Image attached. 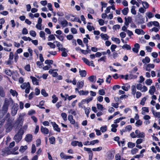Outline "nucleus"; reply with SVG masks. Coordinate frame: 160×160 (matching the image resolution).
Wrapping results in <instances>:
<instances>
[{"mask_svg":"<svg viewBox=\"0 0 160 160\" xmlns=\"http://www.w3.org/2000/svg\"><path fill=\"white\" fill-rule=\"evenodd\" d=\"M29 34L30 35L33 37H35L36 35V32L33 30L30 31L29 32Z\"/></svg>","mask_w":160,"mask_h":160,"instance_id":"nucleus-46","label":"nucleus"},{"mask_svg":"<svg viewBox=\"0 0 160 160\" xmlns=\"http://www.w3.org/2000/svg\"><path fill=\"white\" fill-rule=\"evenodd\" d=\"M28 128V125H24L22 128H21L19 130H21L23 132V134L25 131L27 130Z\"/></svg>","mask_w":160,"mask_h":160,"instance_id":"nucleus-51","label":"nucleus"},{"mask_svg":"<svg viewBox=\"0 0 160 160\" xmlns=\"http://www.w3.org/2000/svg\"><path fill=\"white\" fill-rule=\"evenodd\" d=\"M13 127L12 123L8 121L5 125V128L6 129V132H10L12 130Z\"/></svg>","mask_w":160,"mask_h":160,"instance_id":"nucleus-4","label":"nucleus"},{"mask_svg":"<svg viewBox=\"0 0 160 160\" xmlns=\"http://www.w3.org/2000/svg\"><path fill=\"white\" fill-rule=\"evenodd\" d=\"M53 63V61L52 60H45V63L48 64H52Z\"/></svg>","mask_w":160,"mask_h":160,"instance_id":"nucleus-47","label":"nucleus"},{"mask_svg":"<svg viewBox=\"0 0 160 160\" xmlns=\"http://www.w3.org/2000/svg\"><path fill=\"white\" fill-rule=\"evenodd\" d=\"M23 132L21 130H19L13 137V139L17 143L19 142L22 138Z\"/></svg>","mask_w":160,"mask_h":160,"instance_id":"nucleus-1","label":"nucleus"},{"mask_svg":"<svg viewBox=\"0 0 160 160\" xmlns=\"http://www.w3.org/2000/svg\"><path fill=\"white\" fill-rule=\"evenodd\" d=\"M97 107L98 109L100 110L101 111H102L103 109V105L99 103L97 104Z\"/></svg>","mask_w":160,"mask_h":160,"instance_id":"nucleus-40","label":"nucleus"},{"mask_svg":"<svg viewBox=\"0 0 160 160\" xmlns=\"http://www.w3.org/2000/svg\"><path fill=\"white\" fill-rule=\"evenodd\" d=\"M30 78L31 79L33 84H35L36 85H38V80L35 77L31 76H30Z\"/></svg>","mask_w":160,"mask_h":160,"instance_id":"nucleus-14","label":"nucleus"},{"mask_svg":"<svg viewBox=\"0 0 160 160\" xmlns=\"http://www.w3.org/2000/svg\"><path fill=\"white\" fill-rule=\"evenodd\" d=\"M102 148L101 147H99L97 148H94L92 149L93 151H99L102 150Z\"/></svg>","mask_w":160,"mask_h":160,"instance_id":"nucleus-55","label":"nucleus"},{"mask_svg":"<svg viewBox=\"0 0 160 160\" xmlns=\"http://www.w3.org/2000/svg\"><path fill=\"white\" fill-rule=\"evenodd\" d=\"M28 85H30V83L29 82L27 83H23L21 85V87L22 89H25L27 88Z\"/></svg>","mask_w":160,"mask_h":160,"instance_id":"nucleus-22","label":"nucleus"},{"mask_svg":"<svg viewBox=\"0 0 160 160\" xmlns=\"http://www.w3.org/2000/svg\"><path fill=\"white\" fill-rule=\"evenodd\" d=\"M88 79L91 82H95L96 80V77L95 76L92 75L88 78Z\"/></svg>","mask_w":160,"mask_h":160,"instance_id":"nucleus-16","label":"nucleus"},{"mask_svg":"<svg viewBox=\"0 0 160 160\" xmlns=\"http://www.w3.org/2000/svg\"><path fill=\"white\" fill-rule=\"evenodd\" d=\"M156 89L155 87L153 86H151L150 87V89L149 91V93L151 95H153Z\"/></svg>","mask_w":160,"mask_h":160,"instance_id":"nucleus-19","label":"nucleus"},{"mask_svg":"<svg viewBox=\"0 0 160 160\" xmlns=\"http://www.w3.org/2000/svg\"><path fill=\"white\" fill-rule=\"evenodd\" d=\"M114 157V155L112 152H109L108 153V156L106 158L107 160H111Z\"/></svg>","mask_w":160,"mask_h":160,"instance_id":"nucleus-18","label":"nucleus"},{"mask_svg":"<svg viewBox=\"0 0 160 160\" xmlns=\"http://www.w3.org/2000/svg\"><path fill=\"white\" fill-rule=\"evenodd\" d=\"M40 131L44 135L48 134L49 132V130L48 128L42 126H41L40 127Z\"/></svg>","mask_w":160,"mask_h":160,"instance_id":"nucleus-10","label":"nucleus"},{"mask_svg":"<svg viewBox=\"0 0 160 160\" xmlns=\"http://www.w3.org/2000/svg\"><path fill=\"white\" fill-rule=\"evenodd\" d=\"M68 119L70 121L71 124L74 125L75 123V121L73 118V117L71 115H69L68 116Z\"/></svg>","mask_w":160,"mask_h":160,"instance_id":"nucleus-12","label":"nucleus"},{"mask_svg":"<svg viewBox=\"0 0 160 160\" xmlns=\"http://www.w3.org/2000/svg\"><path fill=\"white\" fill-rule=\"evenodd\" d=\"M40 36L42 38H43L44 39H45V33L43 31H41L39 32Z\"/></svg>","mask_w":160,"mask_h":160,"instance_id":"nucleus-50","label":"nucleus"},{"mask_svg":"<svg viewBox=\"0 0 160 160\" xmlns=\"http://www.w3.org/2000/svg\"><path fill=\"white\" fill-rule=\"evenodd\" d=\"M5 92L2 86H0V96L2 97L5 96Z\"/></svg>","mask_w":160,"mask_h":160,"instance_id":"nucleus-28","label":"nucleus"},{"mask_svg":"<svg viewBox=\"0 0 160 160\" xmlns=\"http://www.w3.org/2000/svg\"><path fill=\"white\" fill-rule=\"evenodd\" d=\"M61 116L63 120L66 121L67 120V114L65 112H62L61 114Z\"/></svg>","mask_w":160,"mask_h":160,"instance_id":"nucleus-35","label":"nucleus"},{"mask_svg":"<svg viewBox=\"0 0 160 160\" xmlns=\"http://www.w3.org/2000/svg\"><path fill=\"white\" fill-rule=\"evenodd\" d=\"M62 98L65 101H66L67 99V98L68 97V95L67 94H65V95H64L62 93L60 94Z\"/></svg>","mask_w":160,"mask_h":160,"instance_id":"nucleus-61","label":"nucleus"},{"mask_svg":"<svg viewBox=\"0 0 160 160\" xmlns=\"http://www.w3.org/2000/svg\"><path fill=\"white\" fill-rule=\"evenodd\" d=\"M27 148V146L26 145L24 146H21L20 147L19 151L22 152H24Z\"/></svg>","mask_w":160,"mask_h":160,"instance_id":"nucleus-29","label":"nucleus"},{"mask_svg":"<svg viewBox=\"0 0 160 160\" xmlns=\"http://www.w3.org/2000/svg\"><path fill=\"white\" fill-rule=\"evenodd\" d=\"M60 156L61 159H66V157H67V155H65V154L63 152H62L60 154Z\"/></svg>","mask_w":160,"mask_h":160,"instance_id":"nucleus-54","label":"nucleus"},{"mask_svg":"<svg viewBox=\"0 0 160 160\" xmlns=\"http://www.w3.org/2000/svg\"><path fill=\"white\" fill-rule=\"evenodd\" d=\"M123 49H126L127 50H130L131 49V47L128 44H125L122 47Z\"/></svg>","mask_w":160,"mask_h":160,"instance_id":"nucleus-44","label":"nucleus"},{"mask_svg":"<svg viewBox=\"0 0 160 160\" xmlns=\"http://www.w3.org/2000/svg\"><path fill=\"white\" fill-rule=\"evenodd\" d=\"M128 10L129 9L128 8H124L122 10V14L124 15H126L128 14Z\"/></svg>","mask_w":160,"mask_h":160,"instance_id":"nucleus-34","label":"nucleus"},{"mask_svg":"<svg viewBox=\"0 0 160 160\" xmlns=\"http://www.w3.org/2000/svg\"><path fill=\"white\" fill-rule=\"evenodd\" d=\"M131 12L133 15L136 14V11L135 10V6H133L132 7Z\"/></svg>","mask_w":160,"mask_h":160,"instance_id":"nucleus-43","label":"nucleus"},{"mask_svg":"<svg viewBox=\"0 0 160 160\" xmlns=\"http://www.w3.org/2000/svg\"><path fill=\"white\" fill-rule=\"evenodd\" d=\"M111 127H112L111 129V131L114 132H116L117 130L116 128L118 127V125L112 124V125Z\"/></svg>","mask_w":160,"mask_h":160,"instance_id":"nucleus-25","label":"nucleus"},{"mask_svg":"<svg viewBox=\"0 0 160 160\" xmlns=\"http://www.w3.org/2000/svg\"><path fill=\"white\" fill-rule=\"evenodd\" d=\"M41 93L42 95L45 97H46L48 95V94L46 92L44 89H42L41 90Z\"/></svg>","mask_w":160,"mask_h":160,"instance_id":"nucleus-53","label":"nucleus"},{"mask_svg":"<svg viewBox=\"0 0 160 160\" xmlns=\"http://www.w3.org/2000/svg\"><path fill=\"white\" fill-rule=\"evenodd\" d=\"M51 123L53 127L54 130L58 132H60L61 131L60 128H59V126L55 122H51Z\"/></svg>","mask_w":160,"mask_h":160,"instance_id":"nucleus-8","label":"nucleus"},{"mask_svg":"<svg viewBox=\"0 0 160 160\" xmlns=\"http://www.w3.org/2000/svg\"><path fill=\"white\" fill-rule=\"evenodd\" d=\"M112 79L111 76L110 75H108V77L107 78L106 81L107 82L110 83L111 82V80Z\"/></svg>","mask_w":160,"mask_h":160,"instance_id":"nucleus-52","label":"nucleus"},{"mask_svg":"<svg viewBox=\"0 0 160 160\" xmlns=\"http://www.w3.org/2000/svg\"><path fill=\"white\" fill-rule=\"evenodd\" d=\"M146 100V98L145 97L143 98L141 100L140 104L142 105L143 106L145 104V102Z\"/></svg>","mask_w":160,"mask_h":160,"instance_id":"nucleus-59","label":"nucleus"},{"mask_svg":"<svg viewBox=\"0 0 160 160\" xmlns=\"http://www.w3.org/2000/svg\"><path fill=\"white\" fill-rule=\"evenodd\" d=\"M68 22L66 20H64L61 21L60 24L62 25V26L63 27H65L68 25Z\"/></svg>","mask_w":160,"mask_h":160,"instance_id":"nucleus-27","label":"nucleus"},{"mask_svg":"<svg viewBox=\"0 0 160 160\" xmlns=\"http://www.w3.org/2000/svg\"><path fill=\"white\" fill-rule=\"evenodd\" d=\"M152 112L153 115L155 117H157L158 118H160V112H155L154 110L152 108Z\"/></svg>","mask_w":160,"mask_h":160,"instance_id":"nucleus-21","label":"nucleus"},{"mask_svg":"<svg viewBox=\"0 0 160 160\" xmlns=\"http://www.w3.org/2000/svg\"><path fill=\"white\" fill-rule=\"evenodd\" d=\"M89 93L88 91L80 90L78 92L79 94L80 95H87Z\"/></svg>","mask_w":160,"mask_h":160,"instance_id":"nucleus-20","label":"nucleus"},{"mask_svg":"<svg viewBox=\"0 0 160 160\" xmlns=\"http://www.w3.org/2000/svg\"><path fill=\"white\" fill-rule=\"evenodd\" d=\"M111 39L112 41L115 42L118 44H119L121 42L119 38H115L113 37Z\"/></svg>","mask_w":160,"mask_h":160,"instance_id":"nucleus-26","label":"nucleus"},{"mask_svg":"<svg viewBox=\"0 0 160 160\" xmlns=\"http://www.w3.org/2000/svg\"><path fill=\"white\" fill-rule=\"evenodd\" d=\"M137 138H143L145 137V134L143 132H141L138 130H136L135 131Z\"/></svg>","mask_w":160,"mask_h":160,"instance_id":"nucleus-9","label":"nucleus"},{"mask_svg":"<svg viewBox=\"0 0 160 160\" xmlns=\"http://www.w3.org/2000/svg\"><path fill=\"white\" fill-rule=\"evenodd\" d=\"M23 118L21 115H20L16 121L15 124L17 125L18 126H22L23 124Z\"/></svg>","mask_w":160,"mask_h":160,"instance_id":"nucleus-3","label":"nucleus"},{"mask_svg":"<svg viewBox=\"0 0 160 160\" xmlns=\"http://www.w3.org/2000/svg\"><path fill=\"white\" fill-rule=\"evenodd\" d=\"M100 130L102 132H105L107 130V128L106 126H102L101 127Z\"/></svg>","mask_w":160,"mask_h":160,"instance_id":"nucleus-60","label":"nucleus"},{"mask_svg":"<svg viewBox=\"0 0 160 160\" xmlns=\"http://www.w3.org/2000/svg\"><path fill=\"white\" fill-rule=\"evenodd\" d=\"M49 142L51 144H54L55 143V138L52 136L49 138Z\"/></svg>","mask_w":160,"mask_h":160,"instance_id":"nucleus-30","label":"nucleus"},{"mask_svg":"<svg viewBox=\"0 0 160 160\" xmlns=\"http://www.w3.org/2000/svg\"><path fill=\"white\" fill-rule=\"evenodd\" d=\"M18 106L17 104H14L12 108L11 114L12 116H14L17 113L18 109Z\"/></svg>","mask_w":160,"mask_h":160,"instance_id":"nucleus-5","label":"nucleus"},{"mask_svg":"<svg viewBox=\"0 0 160 160\" xmlns=\"http://www.w3.org/2000/svg\"><path fill=\"white\" fill-rule=\"evenodd\" d=\"M138 15H139V18H140L139 20V22L141 23L144 22V18H142V16L141 14H138Z\"/></svg>","mask_w":160,"mask_h":160,"instance_id":"nucleus-58","label":"nucleus"},{"mask_svg":"<svg viewBox=\"0 0 160 160\" xmlns=\"http://www.w3.org/2000/svg\"><path fill=\"white\" fill-rule=\"evenodd\" d=\"M142 124V121L140 120H138L136 122L135 125L137 127H138L141 125Z\"/></svg>","mask_w":160,"mask_h":160,"instance_id":"nucleus-49","label":"nucleus"},{"mask_svg":"<svg viewBox=\"0 0 160 160\" xmlns=\"http://www.w3.org/2000/svg\"><path fill=\"white\" fill-rule=\"evenodd\" d=\"M152 80L151 79H148L145 81L146 84L147 85H151V84L152 83Z\"/></svg>","mask_w":160,"mask_h":160,"instance_id":"nucleus-45","label":"nucleus"},{"mask_svg":"<svg viewBox=\"0 0 160 160\" xmlns=\"http://www.w3.org/2000/svg\"><path fill=\"white\" fill-rule=\"evenodd\" d=\"M8 107L7 105H5L4 104H3L2 108V114L1 115H0V118L3 117L4 114L7 112L8 109Z\"/></svg>","mask_w":160,"mask_h":160,"instance_id":"nucleus-7","label":"nucleus"},{"mask_svg":"<svg viewBox=\"0 0 160 160\" xmlns=\"http://www.w3.org/2000/svg\"><path fill=\"white\" fill-rule=\"evenodd\" d=\"M101 38L103 39L104 40H108L109 38V37L107 34L101 33L100 35Z\"/></svg>","mask_w":160,"mask_h":160,"instance_id":"nucleus-31","label":"nucleus"},{"mask_svg":"<svg viewBox=\"0 0 160 160\" xmlns=\"http://www.w3.org/2000/svg\"><path fill=\"white\" fill-rule=\"evenodd\" d=\"M135 32L138 35H144L145 34L144 32L141 29H136L135 30Z\"/></svg>","mask_w":160,"mask_h":160,"instance_id":"nucleus-17","label":"nucleus"},{"mask_svg":"<svg viewBox=\"0 0 160 160\" xmlns=\"http://www.w3.org/2000/svg\"><path fill=\"white\" fill-rule=\"evenodd\" d=\"M142 2V5L144 8H148L149 5L147 2Z\"/></svg>","mask_w":160,"mask_h":160,"instance_id":"nucleus-37","label":"nucleus"},{"mask_svg":"<svg viewBox=\"0 0 160 160\" xmlns=\"http://www.w3.org/2000/svg\"><path fill=\"white\" fill-rule=\"evenodd\" d=\"M132 94L135 95L136 92V87L135 85H132L131 87Z\"/></svg>","mask_w":160,"mask_h":160,"instance_id":"nucleus-33","label":"nucleus"},{"mask_svg":"<svg viewBox=\"0 0 160 160\" xmlns=\"http://www.w3.org/2000/svg\"><path fill=\"white\" fill-rule=\"evenodd\" d=\"M146 15L149 18H150L154 17V14L151 12H147L146 13Z\"/></svg>","mask_w":160,"mask_h":160,"instance_id":"nucleus-36","label":"nucleus"},{"mask_svg":"<svg viewBox=\"0 0 160 160\" xmlns=\"http://www.w3.org/2000/svg\"><path fill=\"white\" fill-rule=\"evenodd\" d=\"M10 93L13 97H17L18 95V92L15 90L11 89L10 90Z\"/></svg>","mask_w":160,"mask_h":160,"instance_id":"nucleus-24","label":"nucleus"},{"mask_svg":"<svg viewBox=\"0 0 160 160\" xmlns=\"http://www.w3.org/2000/svg\"><path fill=\"white\" fill-rule=\"evenodd\" d=\"M47 44L50 47L52 48H54L56 47L55 45L51 42H48Z\"/></svg>","mask_w":160,"mask_h":160,"instance_id":"nucleus-56","label":"nucleus"},{"mask_svg":"<svg viewBox=\"0 0 160 160\" xmlns=\"http://www.w3.org/2000/svg\"><path fill=\"white\" fill-rule=\"evenodd\" d=\"M32 139V135L30 134L27 135L25 138V140L27 142L31 141Z\"/></svg>","mask_w":160,"mask_h":160,"instance_id":"nucleus-13","label":"nucleus"},{"mask_svg":"<svg viewBox=\"0 0 160 160\" xmlns=\"http://www.w3.org/2000/svg\"><path fill=\"white\" fill-rule=\"evenodd\" d=\"M84 81H82L78 82L77 84V87L79 89H80L82 88L84 85Z\"/></svg>","mask_w":160,"mask_h":160,"instance_id":"nucleus-15","label":"nucleus"},{"mask_svg":"<svg viewBox=\"0 0 160 160\" xmlns=\"http://www.w3.org/2000/svg\"><path fill=\"white\" fill-rule=\"evenodd\" d=\"M150 61V58L148 57H146L144 59H143L142 60V61L143 63H146L149 62Z\"/></svg>","mask_w":160,"mask_h":160,"instance_id":"nucleus-32","label":"nucleus"},{"mask_svg":"<svg viewBox=\"0 0 160 160\" xmlns=\"http://www.w3.org/2000/svg\"><path fill=\"white\" fill-rule=\"evenodd\" d=\"M25 69L28 72L30 71V66L29 64L26 65L24 67Z\"/></svg>","mask_w":160,"mask_h":160,"instance_id":"nucleus-57","label":"nucleus"},{"mask_svg":"<svg viewBox=\"0 0 160 160\" xmlns=\"http://www.w3.org/2000/svg\"><path fill=\"white\" fill-rule=\"evenodd\" d=\"M99 142V141L98 140H95L91 141L90 143L88 144V145H94L96 143H98Z\"/></svg>","mask_w":160,"mask_h":160,"instance_id":"nucleus-41","label":"nucleus"},{"mask_svg":"<svg viewBox=\"0 0 160 160\" xmlns=\"http://www.w3.org/2000/svg\"><path fill=\"white\" fill-rule=\"evenodd\" d=\"M10 154V151L8 148H6L2 150H0V158Z\"/></svg>","mask_w":160,"mask_h":160,"instance_id":"nucleus-2","label":"nucleus"},{"mask_svg":"<svg viewBox=\"0 0 160 160\" xmlns=\"http://www.w3.org/2000/svg\"><path fill=\"white\" fill-rule=\"evenodd\" d=\"M128 148H132L135 146V144L131 142H129L128 143Z\"/></svg>","mask_w":160,"mask_h":160,"instance_id":"nucleus-42","label":"nucleus"},{"mask_svg":"<svg viewBox=\"0 0 160 160\" xmlns=\"http://www.w3.org/2000/svg\"><path fill=\"white\" fill-rule=\"evenodd\" d=\"M120 35L122 38H123L126 37V34L125 32H122L120 33Z\"/></svg>","mask_w":160,"mask_h":160,"instance_id":"nucleus-64","label":"nucleus"},{"mask_svg":"<svg viewBox=\"0 0 160 160\" xmlns=\"http://www.w3.org/2000/svg\"><path fill=\"white\" fill-rule=\"evenodd\" d=\"M84 151H87L88 153L89 154L91 153H92V151L91 150L90 148H87L86 147H84Z\"/></svg>","mask_w":160,"mask_h":160,"instance_id":"nucleus-48","label":"nucleus"},{"mask_svg":"<svg viewBox=\"0 0 160 160\" xmlns=\"http://www.w3.org/2000/svg\"><path fill=\"white\" fill-rule=\"evenodd\" d=\"M79 72L80 76L82 77H85L86 75L87 72L85 70H80L79 71Z\"/></svg>","mask_w":160,"mask_h":160,"instance_id":"nucleus-23","label":"nucleus"},{"mask_svg":"<svg viewBox=\"0 0 160 160\" xmlns=\"http://www.w3.org/2000/svg\"><path fill=\"white\" fill-rule=\"evenodd\" d=\"M5 73L7 75L11 76L12 75V72L9 69H5Z\"/></svg>","mask_w":160,"mask_h":160,"instance_id":"nucleus-39","label":"nucleus"},{"mask_svg":"<svg viewBox=\"0 0 160 160\" xmlns=\"http://www.w3.org/2000/svg\"><path fill=\"white\" fill-rule=\"evenodd\" d=\"M52 98H53L52 101V102L53 103H55L58 100V98L54 95L52 96Z\"/></svg>","mask_w":160,"mask_h":160,"instance_id":"nucleus-38","label":"nucleus"},{"mask_svg":"<svg viewBox=\"0 0 160 160\" xmlns=\"http://www.w3.org/2000/svg\"><path fill=\"white\" fill-rule=\"evenodd\" d=\"M134 48H133L132 50L133 52L135 53H138L140 48V46L138 43H135L134 45Z\"/></svg>","mask_w":160,"mask_h":160,"instance_id":"nucleus-11","label":"nucleus"},{"mask_svg":"<svg viewBox=\"0 0 160 160\" xmlns=\"http://www.w3.org/2000/svg\"><path fill=\"white\" fill-rule=\"evenodd\" d=\"M55 39V38L54 37V35L53 34L50 35L48 37V41H51L52 40H54Z\"/></svg>","mask_w":160,"mask_h":160,"instance_id":"nucleus-62","label":"nucleus"},{"mask_svg":"<svg viewBox=\"0 0 160 160\" xmlns=\"http://www.w3.org/2000/svg\"><path fill=\"white\" fill-rule=\"evenodd\" d=\"M36 151V148L34 144H33L32 146L31 152L32 153H33L35 152Z\"/></svg>","mask_w":160,"mask_h":160,"instance_id":"nucleus-63","label":"nucleus"},{"mask_svg":"<svg viewBox=\"0 0 160 160\" xmlns=\"http://www.w3.org/2000/svg\"><path fill=\"white\" fill-rule=\"evenodd\" d=\"M13 103V100L11 98H5L4 104L8 107L9 105H12Z\"/></svg>","mask_w":160,"mask_h":160,"instance_id":"nucleus-6","label":"nucleus"}]
</instances>
